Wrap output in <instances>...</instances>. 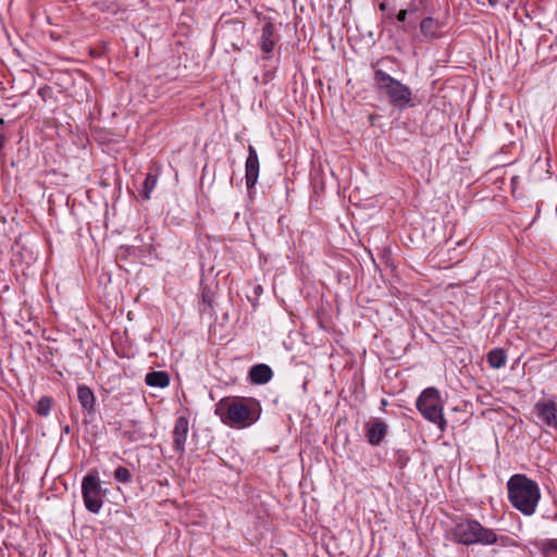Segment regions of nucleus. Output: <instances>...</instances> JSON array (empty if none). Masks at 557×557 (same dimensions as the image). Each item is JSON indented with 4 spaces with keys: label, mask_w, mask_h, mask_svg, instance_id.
Masks as SVG:
<instances>
[{
    "label": "nucleus",
    "mask_w": 557,
    "mask_h": 557,
    "mask_svg": "<svg viewBox=\"0 0 557 557\" xmlns=\"http://www.w3.org/2000/svg\"><path fill=\"white\" fill-rule=\"evenodd\" d=\"M77 398L84 410L90 413L95 411L96 398L90 387L86 385H78Z\"/></svg>",
    "instance_id": "4468645a"
},
{
    "label": "nucleus",
    "mask_w": 557,
    "mask_h": 557,
    "mask_svg": "<svg viewBox=\"0 0 557 557\" xmlns=\"http://www.w3.org/2000/svg\"><path fill=\"white\" fill-rule=\"evenodd\" d=\"M407 16H409L408 11H407L406 9H401V10L398 12V14H397L396 18H397V21H398V22L404 23V22H406V21H407Z\"/></svg>",
    "instance_id": "4be33fe9"
},
{
    "label": "nucleus",
    "mask_w": 557,
    "mask_h": 557,
    "mask_svg": "<svg viewBox=\"0 0 557 557\" xmlns=\"http://www.w3.org/2000/svg\"><path fill=\"white\" fill-rule=\"evenodd\" d=\"M451 539L460 545H493L499 543L506 546L509 542L507 536H498L494 530L483 527L478 520L465 519L451 529Z\"/></svg>",
    "instance_id": "f03ea898"
},
{
    "label": "nucleus",
    "mask_w": 557,
    "mask_h": 557,
    "mask_svg": "<svg viewBox=\"0 0 557 557\" xmlns=\"http://www.w3.org/2000/svg\"><path fill=\"white\" fill-rule=\"evenodd\" d=\"M498 0H488L490 5L495 7Z\"/></svg>",
    "instance_id": "393cba45"
},
{
    "label": "nucleus",
    "mask_w": 557,
    "mask_h": 557,
    "mask_svg": "<svg viewBox=\"0 0 557 557\" xmlns=\"http://www.w3.org/2000/svg\"><path fill=\"white\" fill-rule=\"evenodd\" d=\"M255 293L257 295H259L260 293H262V287L260 285H258L256 288H255Z\"/></svg>",
    "instance_id": "b1692460"
},
{
    "label": "nucleus",
    "mask_w": 557,
    "mask_h": 557,
    "mask_svg": "<svg viewBox=\"0 0 557 557\" xmlns=\"http://www.w3.org/2000/svg\"><path fill=\"white\" fill-rule=\"evenodd\" d=\"M4 143H5V137H4V135L1 134L0 135V150L3 148Z\"/></svg>",
    "instance_id": "5701e85b"
},
{
    "label": "nucleus",
    "mask_w": 557,
    "mask_h": 557,
    "mask_svg": "<svg viewBox=\"0 0 557 557\" xmlns=\"http://www.w3.org/2000/svg\"><path fill=\"white\" fill-rule=\"evenodd\" d=\"M416 407L421 416L435 424L441 432L447 428V421L443 413V404L440 392L435 387H428L419 395Z\"/></svg>",
    "instance_id": "39448f33"
},
{
    "label": "nucleus",
    "mask_w": 557,
    "mask_h": 557,
    "mask_svg": "<svg viewBox=\"0 0 557 557\" xmlns=\"http://www.w3.org/2000/svg\"><path fill=\"white\" fill-rule=\"evenodd\" d=\"M215 414L232 428H246L258 419L246 399L232 397L222 398L216 404Z\"/></svg>",
    "instance_id": "20e7f679"
},
{
    "label": "nucleus",
    "mask_w": 557,
    "mask_h": 557,
    "mask_svg": "<svg viewBox=\"0 0 557 557\" xmlns=\"http://www.w3.org/2000/svg\"><path fill=\"white\" fill-rule=\"evenodd\" d=\"M51 404H52V401H51L50 397L42 396L37 403V407H36L37 414H39L41 417H47L50 413Z\"/></svg>",
    "instance_id": "6ab92c4d"
},
{
    "label": "nucleus",
    "mask_w": 557,
    "mask_h": 557,
    "mask_svg": "<svg viewBox=\"0 0 557 557\" xmlns=\"http://www.w3.org/2000/svg\"><path fill=\"white\" fill-rule=\"evenodd\" d=\"M506 361V354L500 348H494L487 354V362L493 369H500L505 367Z\"/></svg>",
    "instance_id": "f3484780"
},
{
    "label": "nucleus",
    "mask_w": 557,
    "mask_h": 557,
    "mask_svg": "<svg viewBox=\"0 0 557 557\" xmlns=\"http://www.w3.org/2000/svg\"><path fill=\"white\" fill-rule=\"evenodd\" d=\"M145 383L151 387L164 388L170 385V375L165 371H152L146 374Z\"/></svg>",
    "instance_id": "dca6fc26"
},
{
    "label": "nucleus",
    "mask_w": 557,
    "mask_h": 557,
    "mask_svg": "<svg viewBox=\"0 0 557 557\" xmlns=\"http://www.w3.org/2000/svg\"><path fill=\"white\" fill-rule=\"evenodd\" d=\"M543 550L546 557H557V539L548 540L544 544Z\"/></svg>",
    "instance_id": "412c9836"
},
{
    "label": "nucleus",
    "mask_w": 557,
    "mask_h": 557,
    "mask_svg": "<svg viewBox=\"0 0 557 557\" xmlns=\"http://www.w3.org/2000/svg\"><path fill=\"white\" fill-rule=\"evenodd\" d=\"M69 431H70V428L67 425V426H65L64 432L69 433Z\"/></svg>",
    "instance_id": "a878e982"
},
{
    "label": "nucleus",
    "mask_w": 557,
    "mask_h": 557,
    "mask_svg": "<svg viewBox=\"0 0 557 557\" xmlns=\"http://www.w3.org/2000/svg\"><path fill=\"white\" fill-rule=\"evenodd\" d=\"M157 182H158L157 175H154L152 173L147 174V176L144 181L143 193H141L144 199H146V200L150 199L151 193L157 186Z\"/></svg>",
    "instance_id": "a211bd4d"
},
{
    "label": "nucleus",
    "mask_w": 557,
    "mask_h": 557,
    "mask_svg": "<svg viewBox=\"0 0 557 557\" xmlns=\"http://www.w3.org/2000/svg\"><path fill=\"white\" fill-rule=\"evenodd\" d=\"M189 431V421L185 416H181L175 420L174 429L172 432L174 450L183 456L185 453V444Z\"/></svg>",
    "instance_id": "6e6552de"
},
{
    "label": "nucleus",
    "mask_w": 557,
    "mask_h": 557,
    "mask_svg": "<svg viewBox=\"0 0 557 557\" xmlns=\"http://www.w3.org/2000/svg\"><path fill=\"white\" fill-rule=\"evenodd\" d=\"M107 490H102L100 480L95 472H88L82 480V496L89 512L99 513L103 506Z\"/></svg>",
    "instance_id": "423d86ee"
},
{
    "label": "nucleus",
    "mask_w": 557,
    "mask_h": 557,
    "mask_svg": "<svg viewBox=\"0 0 557 557\" xmlns=\"http://www.w3.org/2000/svg\"><path fill=\"white\" fill-rule=\"evenodd\" d=\"M441 24L431 16L424 17L420 22V32L426 39H435L440 37Z\"/></svg>",
    "instance_id": "2eb2a0df"
},
{
    "label": "nucleus",
    "mask_w": 557,
    "mask_h": 557,
    "mask_svg": "<svg viewBox=\"0 0 557 557\" xmlns=\"http://www.w3.org/2000/svg\"><path fill=\"white\" fill-rule=\"evenodd\" d=\"M508 500L524 516H532L541 499L539 484L525 474H513L507 481Z\"/></svg>",
    "instance_id": "f257e3e1"
},
{
    "label": "nucleus",
    "mask_w": 557,
    "mask_h": 557,
    "mask_svg": "<svg viewBox=\"0 0 557 557\" xmlns=\"http://www.w3.org/2000/svg\"><path fill=\"white\" fill-rule=\"evenodd\" d=\"M366 436L372 446H379L387 434V424L379 419L373 418L364 424Z\"/></svg>",
    "instance_id": "9d476101"
},
{
    "label": "nucleus",
    "mask_w": 557,
    "mask_h": 557,
    "mask_svg": "<svg viewBox=\"0 0 557 557\" xmlns=\"http://www.w3.org/2000/svg\"><path fill=\"white\" fill-rule=\"evenodd\" d=\"M533 412L539 419V423L545 428L557 431V396L549 395L537 400Z\"/></svg>",
    "instance_id": "0eeeda50"
},
{
    "label": "nucleus",
    "mask_w": 557,
    "mask_h": 557,
    "mask_svg": "<svg viewBox=\"0 0 557 557\" xmlns=\"http://www.w3.org/2000/svg\"><path fill=\"white\" fill-rule=\"evenodd\" d=\"M248 376L255 384H265L272 379L273 371L268 364L259 363L250 368Z\"/></svg>",
    "instance_id": "ddd939ff"
},
{
    "label": "nucleus",
    "mask_w": 557,
    "mask_h": 557,
    "mask_svg": "<svg viewBox=\"0 0 557 557\" xmlns=\"http://www.w3.org/2000/svg\"><path fill=\"white\" fill-rule=\"evenodd\" d=\"M260 171V162L257 150L253 146H248V157L245 163V180L248 189H251L257 184Z\"/></svg>",
    "instance_id": "1a4fd4ad"
},
{
    "label": "nucleus",
    "mask_w": 557,
    "mask_h": 557,
    "mask_svg": "<svg viewBox=\"0 0 557 557\" xmlns=\"http://www.w3.org/2000/svg\"><path fill=\"white\" fill-rule=\"evenodd\" d=\"M426 1L428 0H411L408 8H406L409 13V18L407 24L403 26L405 32H409L416 27L417 20L426 11Z\"/></svg>",
    "instance_id": "f8f14e48"
},
{
    "label": "nucleus",
    "mask_w": 557,
    "mask_h": 557,
    "mask_svg": "<svg viewBox=\"0 0 557 557\" xmlns=\"http://www.w3.org/2000/svg\"><path fill=\"white\" fill-rule=\"evenodd\" d=\"M375 88L385 96L388 103L397 110L414 107L411 89L383 70H375L373 75Z\"/></svg>",
    "instance_id": "7ed1b4c3"
},
{
    "label": "nucleus",
    "mask_w": 557,
    "mask_h": 557,
    "mask_svg": "<svg viewBox=\"0 0 557 557\" xmlns=\"http://www.w3.org/2000/svg\"><path fill=\"white\" fill-rule=\"evenodd\" d=\"M114 479L121 483H129L132 481V473L125 467H117L114 471Z\"/></svg>",
    "instance_id": "aec40b11"
},
{
    "label": "nucleus",
    "mask_w": 557,
    "mask_h": 557,
    "mask_svg": "<svg viewBox=\"0 0 557 557\" xmlns=\"http://www.w3.org/2000/svg\"><path fill=\"white\" fill-rule=\"evenodd\" d=\"M278 40V36L275 35V27L271 22L264 23L261 29V36L259 39V47L263 53V59H270L274 47Z\"/></svg>",
    "instance_id": "9b49d317"
}]
</instances>
